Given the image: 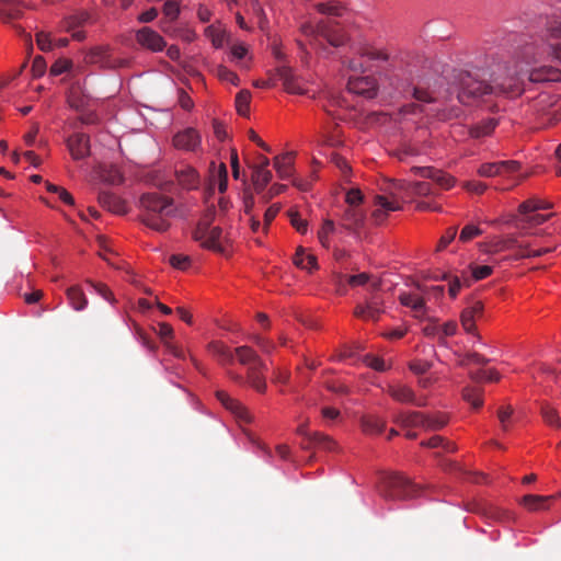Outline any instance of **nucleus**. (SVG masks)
<instances>
[{"instance_id":"obj_1","label":"nucleus","mask_w":561,"mask_h":561,"mask_svg":"<svg viewBox=\"0 0 561 561\" xmlns=\"http://www.w3.org/2000/svg\"><path fill=\"white\" fill-rule=\"evenodd\" d=\"M499 70L501 72L491 75V83L480 79L476 71H459L457 75L459 102L470 104L486 94L519 95L523 92V80L516 71L506 66L500 67Z\"/></svg>"},{"instance_id":"obj_2","label":"nucleus","mask_w":561,"mask_h":561,"mask_svg":"<svg viewBox=\"0 0 561 561\" xmlns=\"http://www.w3.org/2000/svg\"><path fill=\"white\" fill-rule=\"evenodd\" d=\"M210 348L221 363H232L234 357H237L238 362L247 367L249 385L259 392L266 390L264 377L266 366L251 347L239 346L232 351L219 342H214L210 344Z\"/></svg>"},{"instance_id":"obj_3","label":"nucleus","mask_w":561,"mask_h":561,"mask_svg":"<svg viewBox=\"0 0 561 561\" xmlns=\"http://www.w3.org/2000/svg\"><path fill=\"white\" fill-rule=\"evenodd\" d=\"M139 219L148 228L165 232L175 214L174 199L158 192L145 193L139 198Z\"/></svg>"},{"instance_id":"obj_4","label":"nucleus","mask_w":561,"mask_h":561,"mask_svg":"<svg viewBox=\"0 0 561 561\" xmlns=\"http://www.w3.org/2000/svg\"><path fill=\"white\" fill-rule=\"evenodd\" d=\"M523 57L528 64L546 60L561 62V21L548 22L536 39L524 47Z\"/></svg>"},{"instance_id":"obj_5","label":"nucleus","mask_w":561,"mask_h":561,"mask_svg":"<svg viewBox=\"0 0 561 561\" xmlns=\"http://www.w3.org/2000/svg\"><path fill=\"white\" fill-rule=\"evenodd\" d=\"M379 492L386 500H408L419 495L417 485L399 473H386L381 477Z\"/></svg>"},{"instance_id":"obj_6","label":"nucleus","mask_w":561,"mask_h":561,"mask_svg":"<svg viewBox=\"0 0 561 561\" xmlns=\"http://www.w3.org/2000/svg\"><path fill=\"white\" fill-rule=\"evenodd\" d=\"M410 187L404 182L397 181L389 187V197L386 195H376L374 204L376 209L373 211L371 217L377 225L382 224L390 211L401 209V192Z\"/></svg>"},{"instance_id":"obj_7","label":"nucleus","mask_w":561,"mask_h":561,"mask_svg":"<svg viewBox=\"0 0 561 561\" xmlns=\"http://www.w3.org/2000/svg\"><path fill=\"white\" fill-rule=\"evenodd\" d=\"M301 31L307 37H310V45L314 48H318L321 39H325L334 47L342 46L345 43V36L343 34L331 32L324 24L317 26L305 24L301 26Z\"/></svg>"},{"instance_id":"obj_8","label":"nucleus","mask_w":561,"mask_h":561,"mask_svg":"<svg viewBox=\"0 0 561 561\" xmlns=\"http://www.w3.org/2000/svg\"><path fill=\"white\" fill-rule=\"evenodd\" d=\"M84 62L89 65H98L105 69H116L126 67L128 61L125 59L113 58L110 55L107 46H98L91 48L84 56Z\"/></svg>"},{"instance_id":"obj_9","label":"nucleus","mask_w":561,"mask_h":561,"mask_svg":"<svg viewBox=\"0 0 561 561\" xmlns=\"http://www.w3.org/2000/svg\"><path fill=\"white\" fill-rule=\"evenodd\" d=\"M387 393L394 401L400 403H411L420 408L427 405L426 397L417 399L414 390L410 386L402 382L389 383L387 386Z\"/></svg>"},{"instance_id":"obj_10","label":"nucleus","mask_w":561,"mask_h":561,"mask_svg":"<svg viewBox=\"0 0 561 561\" xmlns=\"http://www.w3.org/2000/svg\"><path fill=\"white\" fill-rule=\"evenodd\" d=\"M297 433L304 437L302 447L305 449L321 448L324 450H333L335 447V442L330 436L320 432L310 433L306 424L299 425Z\"/></svg>"},{"instance_id":"obj_11","label":"nucleus","mask_w":561,"mask_h":561,"mask_svg":"<svg viewBox=\"0 0 561 561\" xmlns=\"http://www.w3.org/2000/svg\"><path fill=\"white\" fill-rule=\"evenodd\" d=\"M426 323L423 324L422 331L427 336H436L439 340L451 336L457 331V323L455 321H447L440 323L438 318H425Z\"/></svg>"},{"instance_id":"obj_12","label":"nucleus","mask_w":561,"mask_h":561,"mask_svg":"<svg viewBox=\"0 0 561 561\" xmlns=\"http://www.w3.org/2000/svg\"><path fill=\"white\" fill-rule=\"evenodd\" d=\"M136 41L141 47L153 53L161 51L167 46V43L163 39V37L160 36L156 31L147 26L137 31Z\"/></svg>"},{"instance_id":"obj_13","label":"nucleus","mask_w":561,"mask_h":561,"mask_svg":"<svg viewBox=\"0 0 561 561\" xmlns=\"http://www.w3.org/2000/svg\"><path fill=\"white\" fill-rule=\"evenodd\" d=\"M347 88L351 92L367 99H373L377 94L376 79L370 76L350 78Z\"/></svg>"},{"instance_id":"obj_14","label":"nucleus","mask_w":561,"mask_h":561,"mask_svg":"<svg viewBox=\"0 0 561 561\" xmlns=\"http://www.w3.org/2000/svg\"><path fill=\"white\" fill-rule=\"evenodd\" d=\"M67 147L75 160H81L90 154V139L85 134H75L67 139Z\"/></svg>"},{"instance_id":"obj_15","label":"nucleus","mask_w":561,"mask_h":561,"mask_svg":"<svg viewBox=\"0 0 561 561\" xmlns=\"http://www.w3.org/2000/svg\"><path fill=\"white\" fill-rule=\"evenodd\" d=\"M278 78L283 81V85L288 93L291 94H306L307 90L302 87L301 80L297 78L291 68L280 66L276 69Z\"/></svg>"},{"instance_id":"obj_16","label":"nucleus","mask_w":561,"mask_h":561,"mask_svg":"<svg viewBox=\"0 0 561 561\" xmlns=\"http://www.w3.org/2000/svg\"><path fill=\"white\" fill-rule=\"evenodd\" d=\"M217 399L221 402V404L229 410L237 419L240 421H243L245 423L251 422V415L247 408L240 403L238 400L231 398L227 392L225 391H217L216 392Z\"/></svg>"},{"instance_id":"obj_17","label":"nucleus","mask_w":561,"mask_h":561,"mask_svg":"<svg viewBox=\"0 0 561 561\" xmlns=\"http://www.w3.org/2000/svg\"><path fill=\"white\" fill-rule=\"evenodd\" d=\"M528 79L536 83L561 82V69L543 65L531 69Z\"/></svg>"},{"instance_id":"obj_18","label":"nucleus","mask_w":561,"mask_h":561,"mask_svg":"<svg viewBox=\"0 0 561 561\" xmlns=\"http://www.w3.org/2000/svg\"><path fill=\"white\" fill-rule=\"evenodd\" d=\"M173 144L179 149L194 151L201 145V136L194 128H186L174 136Z\"/></svg>"},{"instance_id":"obj_19","label":"nucleus","mask_w":561,"mask_h":561,"mask_svg":"<svg viewBox=\"0 0 561 561\" xmlns=\"http://www.w3.org/2000/svg\"><path fill=\"white\" fill-rule=\"evenodd\" d=\"M90 19V14L85 11L79 12L77 14L68 16L64 24L67 32L72 33V38L76 41H83L85 38V33L81 30Z\"/></svg>"},{"instance_id":"obj_20","label":"nucleus","mask_w":561,"mask_h":561,"mask_svg":"<svg viewBox=\"0 0 561 561\" xmlns=\"http://www.w3.org/2000/svg\"><path fill=\"white\" fill-rule=\"evenodd\" d=\"M98 199L103 208L113 214L123 215L127 211L126 203L121 197L111 192H100Z\"/></svg>"},{"instance_id":"obj_21","label":"nucleus","mask_w":561,"mask_h":561,"mask_svg":"<svg viewBox=\"0 0 561 561\" xmlns=\"http://www.w3.org/2000/svg\"><path fill=\"white\" fill-rule=\"evenodd\" d=\"M365 214L356 207H348L342 216V227L351 232H357L365 224Z\"/></svg>"},{"instance_id":"obj_22","label":"nucleus","mask_w":561,"mask_h":561,"mask_svg":"<svg viewBox=\"0 0 561 561\" xmlns=\"http://www.w3.org/2000/svg\"><path fill=\"white\" fill-rule=\"evenodd\" d=\"M294 152H285L274 158V168L282 180H287L294 174Z\"/></svg>"},{"instance_id":"obj_23","label":"nucleus","mask_w":561,"mask_h":561,"mask_svg":"<svg viewBox=\"0 0 561 561\" xmlns=\"http://www.w3.org/2000/svg\"><path fill=\"white\" fill-rule=\"evenodd\" d=\"M134 311L139 313H154L156 311H160L161 313L168 316L172 312V309L159 302L156 297H150L139 298L137 305L134 308Z\"/></svg>"},{"instance_id":"obj_24","label":"nucleus","mask_w":561,"mask_h":561,"mask_svg":"<svg viewBox=\"0 0 561 561\" xmlns=\"http://www.w3.org/2000/svg\"><path fill=\"white\" fill-rule=\"evenodd\" d=\"M209 182L210 186L214 184H218V190L220 193H225L228 187V170L224 162L218 165L215 162L210 163L209 167Z\"/></svg>"},{"instance_id":"obj_25","label":"nucleus","mask_w":561,"mask_h":561,"mask_svg":"<svg viewBox=\"0 0 561 561\" xmlns=\"http://www.w3.org/2000/svg\"><path fill=\"white\" fill-rule=\"evenodd\" d=\"M178 183L185 190H194L199 185V175L191 167H182L175 171Z\"/></svg>"},{"instance_id":"obj_26","label":"nucleus","mask_w":561,"mask_h":561,"mask_svg":"<svg viewBox=\"0 0 561 561\" xmlns=\"http://www.w3.org/2000/svg\"><path fill=\"white\" fill-rule=\"evenodd\" d=\"M425 414L417 411L400 412L394 416V423L403 428L422 427L424 428Z\"/></svg>"},{"instance_id":"obj_27","label":"nucleus","mask_w":561,"mask_h":561,"mask_svg":"<svg viewBox=\"0 0 561 561\" xmlns=\"http://www.w3.org/2000/svg\"><path fill=\"white\" fill-rule=\"evenodd\" d=\"M398 298L402 306L410 308L412 311H426L425 298L419 293L401 291Z\"/></svg>"},{"instance_id":"obj_28","label":"nucleus","mask_w":561,"mask_h":561,"mask_svg":"<svg viewBox=\"0 0 561 561\" xmlns=\"http://www.w3.org/2000/svg\"><path fill=\"white\" fill-rule=\"evenodd\" d=\"M216 216V209L215 206H210L206 209L203 217L197 222L194 231H193V239L194 240H202L206 237L208 233V229L211 226L214 219Z\"/></svg>"},{"instance_id":"obj_29","label":"nucleus","mask_w":561,"mask_h":561,"mask_svg":"<svg viewBox=\"0 0 561 561\" xmlns=\"http://www.w3.org/2000/svg\"><path fill=\"white\" fill-rule=\"evenodd\" d=\"M221 237H222L221 228L218 226H216V227L210 226L206 237L204 239L197 240V241L201 242L203 248L213 250L215 252L222 253L224 248L220 242Z\"/></svg>"},{"instance_id":"obj_30","label":"nucleus","mask_w":561,"mask_h":561,"mask_svg":"<svg viewBox=\"0 0 561 561\" xmlns=\"http://www.w3.org/2000/svg\"><path fill=\"white\" fill-rule=\"evenodd\" d=\"M540 414L543 422L556 430H561V417L559 411L556 407H553L548 401H542L540 403Z\"/></svg>"},{"instance_id":"obj_31","label":"nucleus","mask_w":561,"mask_h":561,"mask_svg":"<svg viewBox=\"0 0 561 561\" xmlns=\"http://www.w3.org/2000/svg\"><path fill=\"white\" fill-rule=\"evenodd\" d=\"M560 494L542 496V495H533L528 494L520 499L519 503L526 507L530 512H536L540 510H546L545 503L559 497Z\"/></svg>"},{"instance_id":"obj_32","label":"nucleus","mask_w":561,"mask_h":561,"mask_svg":"<svg viewBox=\"0 0 561 561\" xmlns=\"http://www.w3.org/2000/svg\"><path fill=\"white\" fill-rule=\"evenodd\" d=\"M360 426L364 433L375 435L383 432L386 422L377 415H365L360 420Z\"/></svg>"},{"instance_id":"obj_33","label":"nucleus","mask_w":561,"mask_h":561,"mask_svg":"<svg viewBox=\"0 0 561 561\" xmlns=\"http://www.w3.org/2000/svg\"><path fill=\"white\" fill-rule=\"evenodd\" d=\"M67 298L69 304L76 311L83 310L88 305V299L82 291L81 287L78 285L71 286L67 289Z\"/></svg>"},{"instance_id":"obj_34","label":"nucleus","mask_w":561,"mask_h":561,"mask_svg":"<svg viewBox=\"0 0 561 561\" xmlns=\"http://www.w3.org/2000/svg\"><path fill=\"white\" fill-rule=\"evenodd\" d=\"M497 126V121L495 118H486L482 121L481 123L473 125L469 129V135L472 138H482L490 136L495 127Z\"/></svg>"},{"instance_id":"obj_35","label":"nucleus","mask_w":561,"mask_h":561,"mask_svg":"<svg viewBox=\"0 0 561 561\" xmlns=\"http://www.w3.org/2000/svg\"><path fill=\"white\" fill-rule=\"evenodd\" d=\"M462 399L470 403L473 409H479L483 404V389L476 386H466L462 389Z\"/></svg>"},{"instance_id":"obj_36","label":"nucleus","mask_w":561,"mask_h":561,"mask_svg":"<svg viewBox=\"0 0 561 561\" xmlns=\"http://www.w3.org/2000/svg\"><path fill=\"white\" fill-rule=\"evenodd\" d=\"M272 180V172L264 168H254L252 181L256 193H261Z\"/></svg>"},{"instance_id":"obj_37","label":"nucleus","mask_w":561,"mask_h":561,"mask_svg":"<svg viewBox=\"0 0 561 561\" xmlns=\"http://www.w3.org/2000/svg\"><path fill=\"white\" fill-rule=\"evenodd\" d=\"M434 278L435 279H444V280L448 282V294L451 298H455L463 286L470 285L469 279L461 282L458 276H454L448 273H444L440 276H435Z\"/></svg>"},{"instance_id":"obj_38","label":"nucleus","mask_w":561,"mask_h":561,"mask_svg":"<svg viewBox=\"0 0 561 561\" xmlns=\"http://www.w3.org/2000/svg\"><path fill=\"white\" fill-rule=\"evenodd\" d=\"M516 247L520 249V252H523L524 245L518 244L517 239L514 236H510L507 238H502V239H497V240L493 241L490 244L489 252L497 253V252L510 250V249H513Z\"/></svg>"},{"instance_id":"obj_39","label":"nucleus","mask_w":561,"mask_h":561,"mask_svg":"<svg viewBox=\"0 0 561 561\" xmlns=\"http://www.w3.org/2000/svg\"><path fill=\"white\" fill-rule=\"evenodd\" d=\"M455 355L458 357V365L461 367L468 366L469 364L484 366L490 362L489 358L477 352H468L466 354L455 352Z\"/></svg>"},{"instance_id":"obj_40","label":"nucleus","mask_w":561,"mask_h":561,"mask_svg":"<svg viewBox=\"0 0 561 561\" xmlns=\"http://www.w3.org/2000/svg\"><path fill=\"white\" fill-rule=\"evenodd\" d=\"M294 264L302 270L311 271L317 268V259L312 254L306 255L304 249L298 248L294 256Z\"/></svg>"},{"instance_id":"obj_41","label":"nucleus","mask_w":561,"mask_h":561,"mask_svg":"<svg viewBox=\"0 0 561 561\" xmlns=\"http://www.w3.org/2000/svg\"><path fill=\"white\" fill-rule=\"evenodd\" d=\"M448 422V417L444 413L425 414L424 430L438 431Z\"/></svg>"},{"instance_id":"obj_42","label":"nucleus","mask_w":561,"mask_h":561,"mask_svg":"<svg viewBox=\"0 0 561 561\" xmlns=\"http://www.w3.org/2000/svg\"><path fill=\"white\" fill-rule=\"evenodd\" d=\"M552 207V204L548 202H543L541 199L530 198L523 202L518 206V211L520 215H527L528 213H534L539 209H549Z\"/></svg>"},{"instance_id":"obj_43","label":"nucleus","mask_w":561,"mask_h":561,"mask_svg":"<svg viewBox=\"0 0 561 561\" xmlns=\"http://www.w3.org/2000/svg\"><path fill=\"white\" fill-rule=\"evenodd\" d=\"M23 8L34 9V7L24 3L21 0H9L8 9L4 13L5 20H16L23 16Z\"/></svg>"},{"instance_id":"obj_44","label":"nucleus","mask_w":561,"mask_h":561,"mask_svg":"<svg viewBox=\"0 0 561 561\" xmlns=\"http://www.w3.org/2000/svg\"><path fill=\"white\" fill-rule=\"evenodd\" d=\"M421 445L423 447H427V448H438V447H442L446 453H454V451L457 450V446L454 443L448 442L444 437L437 436V435L431 437L427 440H423L421 443Z\"/></svg>"},{"instance_id":"obj_45","label":"nucleus","mask_w":561,"mask_h":561,"mask_svg":"<svg viewBox=\"0 0 561 561\" xmlns=\"http://www.w3.org/2000/svg\"><path fill=\"white\" fill-rule=\"evenodd\" d=\"M251 93L249 90H241L236 95L237 112L242 116H248L250 111Z\"/></svg>"},{"instance_id":"obj_46","label":"nucleus","mask_w":561,"mask_h":561,"mask_svg":"<svg viewBox=\"0 0 561 561\" xmlns=\"http://www.w3.org/2000/svg\"><path fill=\"white\" fill-rule=\"evenodd\" d=\"M443 190H449L454 186V179L447 173L433 169L432 176H430Z\"/></svg>"},{"instance_id":"obj_47","label":"nucleus","mask_w":561,"mask_h":561,"mask_svg":"<svg viewBox=\"0 0 561 561\" xmlns=\"http://www.w3.org/2000/svg\"><path fill=\"white\" fill-rule=\"evenodd\" d=\"M102 178L104 182L111 185L122 184L124 181V176L118 168L111 165L108 169H105L102 173Z\"/></svg>"},{"instance_id":"obj_48","label":"nucleus","mask_w":561,"mask_h":561,"mask_svg":"<svg viewBox=\"0 0 561 561\" xmlns=\"http://www.w3.org/2000/svg\"><path fill=\"white\" fill-rule=\"evenodd\" d=\"M360 57L368 60L387 61L389 56L385 50L375 47H364L360 49Z\"/></svg>"},{"instance_id":"obj_49","label":"nucleus","mask_w":561,"mask_h":561,"mask_svg":"<svg viewBox=\"0 0 561 561\" xmlns=\"http://www.w3.org/2000/svg\"><path fill=\"white\" fill-rule=\"evenodd\" d=\"M363 362L366 366H368L377 371H386L390 368V365H387L382 358L371 355V354H366L363 357Z\"/></svg>"},{"instance_id":"obj_50","label":"nucleus","mask_w":561,"mask_h":561,"mask_svg":"<svg viewBox=\"0 0 561 561\" xmlns=\"http://www.w3.org/2000/svg\"><path fill=\"white\" fill-rule=\"evenodd\" d=\"M288 217L291 226L299 232L306 233L308 230V221L302 219L299 213L295 209L288 210Z\"/></svg>"},{"instance_id":"obj_51","label":"nucleus","mask_w":561,"mask_h":561,"mask_svg":"<svg viewBox=\"0 0 561 561\" xmlns=\"http://www.w3.org/2000/svg\"><path fill=\"white\" fill-rule=\"evenodd\" d=\"M334 230H335L334 222L331 219H325L323 221L321 229L318 232V238L323 247H325V248L329 247L328 237H329V234L333 233Z\"/></svg>"},{"instance_id":"obj_52","label":"nucleus","mask_w":561,"mask_h":561,"mask_svg":"<svg viewBox=\"0 0 561 561\" xmlns=\"http://www.w3.org/2000/svg\"><path fill=\"white\" fill-rule=\"evenodd\" d=\"M512 414H513V408L510 407V405L501 407L497 410V417H499V421H500V424H501V428L504 432H507L508 428H510V421H511Z\"/></svg>"},{"instance_id":"obj_53","label":"nucleus","mask_w":561,"mask_h":561,"mask_svg":"<svg viewBox=\"0 0 561 561\" xmlns=\"http://www.w3.org/2000/svg\"><path fill=\"white\" fill-rule=\"evenodd\" d=\"M499 164L501 165L499 171L502 176H508L520 169V163L515 160L499 161Z\"/></svg>"},{"instance_id":"obj_54","label":"nucleus","mask_w":561,"mask_h":561,"mask_svg":"<svg viewBox=\"0 0 561 561\" xmlns=\"http://www.w3.org/2000/svg\"><path fill=\"white\" fill-rule=\"evenodd\" d=\"M317 10L322 14H329L334 16L342 15V7L335 2L318 3Z\"/></svg>"},{"instance_id":"obj_55","label":"nucleus","mask_w":561,"mask_h":561,"mask_svg":"<svg viewBox=\"0 0 561 561\" xmlns=\"http://www.w3.org/2000/svg\"><path fill=\"white\" fill-rule=\"evenodd\" d=\"M88 284L95 290L96 294H99L104 300L108 302L114 301L113 294L111 289L103 283H95L88 280Z\"/></svg>"},{"instance_id":"obj_56","label":"nucleus","mask_w":561,"mask_h":561,"mask_svg":"<svg viewBox=\"0 0 561 561\" xmlns=\"http://www.w3.org/2000/svg\"><path fill=\"white\" fill-rule=\"evenodd\" d=\"M482 233V230L474 225H467L463 227L459 234V241L461 242H468L472 240L473 238L480 236Z\"/></svg>"},{"instance_id":"obj_57","label":"nucleus","mask_w":561,"mask_h":561,"mask_svg":"<svg viewBox=\"0 0 561 561\" xmlns=\"http://www.w3.org/2000/svg\"><path fill=\"white\" fill-rule=\"evenodd\" d=\"M500 167L501 165L499 164V161L483 163L480 165L478 173L481 176H485V178L496 176V175H500V171H499Z\"/></svg>"},{"instance_id":"obj_58","label":"nucleus","mask_w":561,"mask_h":561,"mask_svg":"<svg viewBox=\"0 0 561 561\" xmlns=\"http://www.w3.org/2000/svg\"><path fill=\"white\" fill-rule=\"evenodd\" d=\"M409 368L413 374L421 377L432 368V363L427 360H413L409 364Z\"/></svg>"},{"instance_id":"obj_59","label":"nucleus","mask_w":561,"mask_h":561,"mask_svg":"<svg viewBox=\"0 0 561 561\" xmlns=\"http://www.w3.org/2000/svg\"><path fill=\"white\" fill-rule=\"evenodd\" d=\"M180 13V8L176 1L168 0L163 4V14L170 21H174Z\"/></svg>"},{"instance_id":"obj_60","label":"nucleus","mask_w":561,"mask_h":561,"mask_svg":"<svg viewBox=\"0 0 561 561\" xmlns=\"http://www.w3.org/2000/svg\"><path fill=\"white\" fill-rule=\"evenodd\" d=\"M170 264L178 270H186L190 266L191 259L187 255L173 254L169 259Z\"/></svg>"},{"instance_id":"obj_61","label":"nucleus","mask_w":561,"mask_h":561,"mask_svg":"<svg viewBox=\"0 0 561 561\" xmlns=\"http://www.w3.org/2000/svg\"><path fill=\"white\" fill-rule=\"evenodd\" d=\"M217 76L219 77V79H221L224 81L231 82L234 85H238V83H239V78H238L237 73L229 70L225 66H219L217 68Z\"/></svg>"},{"instance_id":"obj_62","label":"nucleus","mask_w":561,"mask_h":561,"mask_svg":"<svg viewBox=\"0 0 561 561\" xmlns=\"http://www.w3.org/2000/svg\"><path fill=\"white\" fill-rule=\"evenodd\" d=\"M412 194L427 196L433 193L432 185L427 182H415L410 185Z\"/></svg>"},{"instance_id":"obj_63","label":"nucleus","mask_w":561,"mask_h":561,"mask_svg":"<svg viewBox=\"0 0 561 561\" xmlns=\"http://www.w3.org/2000/svg\"><path fill=\"white\" fill-rule=\"evenodd\" d=\"M72 62L69 59H58L50 67V73L53 76H59L66 71H68L71 67Z\"/></svg>"},{"instance_id":"obj_64","label":"nucleus","mask_w":561,"mask_h":561,"mask_svg":"<svg viewBox=\"0 0 561 561\" xmlns=\"http://www.w3.org/2000/svg\"><path fill=\"white\" fill-rule=\"evenodd\" d=\"M205 33H206V36L211 39V43H213V45L216 48H219V47L222 46V44H224V35L221 34L220 31H218L214 26H208L205 30Z\"/></svg>"}]
</instances>
